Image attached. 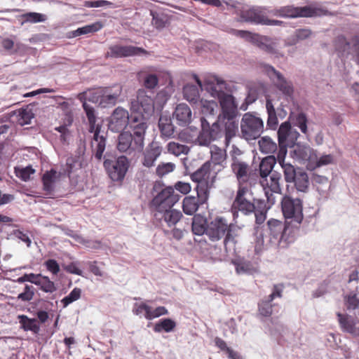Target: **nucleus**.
Returning a JSON list of instances; mask_svg holds the SVG:
<instances>
[{"instance_id": "1", "label": "nucleus", "mask_w": 359, "mask_h": 359, "mask_svg": "<svg viewBox=\"0 0 359 359\" xmlns=\"http://www.w3.org/2000/svg\"><path fill=\"white\" fill-rule=\"evenodd\" d=\"M267 225L266 234L257 232L255 241L256 252H259L264 248H285L294 241L290 231L281 221L271 219L268 221Z\"/></svg>"}, {"instance_id": "2", "label": "nucleus", "mask_w": 359, "mask_h": 359, "mask_svg": "<svg viewBox=\"0 0 359 359\" xmlns=\"http://www.w3.org/2000/svg\"><path fill=\"white\" fill-rule=\"evenodd\" d=\"M130 128L133 133L129 132L121 133L117 138L116 149L121 153L128 154L135 151H140L144 147V140L147 124L144 118L135 117L130 122Z\"/></svg>"}, {"instance_id": "3", "label": "nucleus", "mask_w": 359, "mask_h": 359, "mask_svg": "<svg viewBox=\"0 0 359 359\" xmlns=\"http://www.w3.org/2000/svg\"><path fill=\"white\" fill-rule=\"evenodd\" d=\"M231 224L224 217H216L208 223L206 237L211 242L223 240L225 252L229 253L235 251L236 240L232 233Z\"/></svg>"}, {"instance_id": "4", "label": "nucleus", "mask_w": 359, "mask_h": 359, "mask_svg": "<svg viewBox=\"0 0 359 359\" xmlns=\"http://www.w3.org/2000/svg\"><path fill=\"white\" fill-rule=\"evenodd\" d=\"M200 121L201 130L196 140L200 146L208 147L212 142L218 140L224 136V144L227 147L232 139L237 135V133H235L229 138L228 137L225 128V121L221 117H218L217 120L212 124L205 117H201Z\"/></svg>"}, {"instance_id": "5", "label": "nucleus", "mask_w": 359, "mask_h": 359, "mask_svg": "<svg viewBox=\"0 0 359 359\" xmlns=\"http://www.w3.org/2000/svg\"><path fill=\"white\" fill-rule=\"evenodd\" d=\"M83 107L88 121V132L93 134L91 139V148L95 157L101 160L106 149L107 134L101 130L102 125L97 123V116L95 109L86 101L83 102Z\"/></svg>"}, {"instance_id": "6", "label": "nucleus", "mask_w": 359, "mask_h": 359, "mask_svg": "<svg viewBox=\"0 0 359 359\" xmlns=\"http://www.w3.org/2000/svg\"><path fill=\"white\" fill-rule=\"evenodd\" d=\"M222 109L221 117L225 121V128L229 138L238 133V123L236 121L238 116V104L233 95L224 93L217 98Z\"/></svg>"}, {"instance_id": "7", "label": "nucleus", "mask_w": 359, "mask_h": 359, "mask_svg": "<svg viewBox=\"0 0 359 359\" xmlns=\"http://www.w3.org/2000/svg\"><path fill=\"white\" fill-rule=\"evenodd\" d=\"M122 92L121 86L116 85L113 88H98L88 90L79 95V100H88L94 103H99L103 107L114 106Z\"/></svg>"}, {"instance_id": "8", "label": "nucleus", "mask_w": 359, "mask_h": 359, "mask_svg": "<svg viewBox=\"0 0 359 359\" xmlns=\"http://www.w3.org/2000/svg\"><path fill=\"white\" fill-rule=\"evenodd\" d=\"M327 13L324 8L315 5L303 7L290 5L271 9V15L285 18H312L326 15Z\"/></svg>"}, {"instance_id": "9", "label": "nucleus", "mask_w": 359, "mask_h": 359, "mask_svg": "<svg viewBox=\"0 0 359 359\" xmlns=\"http://www.w3.org/2000/svg\"><path fill=\"white\" fill-rule=\"evenodd\" d=\"M241 137L247 141L254 140L260 137L264 131L262 119L255 114L247 112L242 116L240 123Z\"/></svg>"}, {"instance_id": "10", "label": "nucleus", "mask_w": 359, "mask_h": 359, "mask_svg": "<svg viewBox=\"0 0 359 359\" xmlns=\"http://www.w3.org/2000/svg\"><path fill=\"white\" fill-rule=\"evenodd\" d=\"M231 170L236 177L238 187L251 186L257 180V175L252 167L239 158H233Z\"/></svg>"}, {"instance_id": "11", "label": "nucleus", "mask_w": 359, "mask_h": 359, "mask_svg": "<svg viewBox=\"0 0 359 359\" xmlns=\"http://www.w3.org/2000/svg\"><path fill=\"white\" fill-rule=\"evenodd\" d=\"M232 8L236 9V14L241 18V21L250 22L255 25H266L268 15H271V10L266 7L255 6L249 9H241L238 6L240 4L233 2L232 4H227Z\"/></svg>"}, {"instance_id": "12", "label": "nucleus", "mask_w": 359, "mask_h": 359, "mask_svg": "<svg viewBox=\"0 0 359 359\" xmlns=\"http://www.w3.org/2000/svg\"><path fill=\"white\" fill-rule=\"evenodd\" d=\"M211 170L210 163L209 162H205L191 176V180L196 182L195 189L196 191L197 196L202 203H205L208 198L210 189L209 178Z\"/></svg>"}, {"instance_id": "13", "label": "nucleus", "mask_w": 359, "mask_h": 359, "mask_svg": "<svg viewBox=\"0 0 359 359\" xmlns=\"http://www.w3.org/2000/svg\"><path fill=\"white\" fill-rule=\"evenodd\" d=\"M281 207L287 222L294 223V225H298L302 222L304 217L301 199L285 196L281 201Z\"/></svg>"}, {"instance_id": "14", "label": "nucleus", "mask_w": 359, "mask_h": 359, "mask_svg": "<svg viewBox=\"0 0 359 359\" xmlns=\"http://www.w3.org/2000/svg\"><path fill=\"white\" fill-rule=\"evenodd\" d=\"M130 109L137 114V115L132 116L131 121L133 118L138 117L144 118V121L147 123V119L151 116L154 111V100L151 97L146 95L144 91L140 90L136 99L131 102Z\"/></svg>"}, {"instance_id": "15", "label": "nucleus", "mask_w": 359, "mask_h": 359, "mask_svg": "<svg viewBox=\"0 0 359 359\" xmlns=\"http://www.w3.org/2000/svg\"><path fill=\"white\" fill-rule=\"evenodd\" d=\"M334 47L340 57H351L359 60V37L354 36L351 41L339 35L334 40Z\"/></svg>"}, {"instance_id": "16", "label": "nucleus", "mask_w": 359, "mask_h": 359, "mask_svg": "<svg viewBox=\"0 0 359 359\" xmlns=\"http://www.w3.org/2000/svg\"><path fill=\"white\" fill-rule=\"evenodd\" d=\"M291 157L299 163L313 170L316 164V151L306 144L297 143L292 146Z\"/></svg>"}, {"instance_id": "17", "label": "nucleus", "mask_w": 359, "mask_h": 359, "mask_svg": "<svg viewBox=\"0 0 359 359\" xmlns=\"http://www.w3.org/2000/svg\"><path fill=\"white\" fill-rule=\"evenodd\" d=\"M287 183H293L298 192L306 193L309 189V178L306 171L300 168L287 166L283 173Z\"/></svg>"}, {"instance_id": "18", "label": "nucleus", "mask_w": 359, "mask_h": 359, "mask_svg": "<svg viewBox=\"0 0 359 359\" xmlns=\"http://www.w3.org/2000/svg\"><path fill=\"white\" fill-rule=\"evenodd\" d=\"M280 180V174L276 171L272 172L269 177L260 178L259 180L260 185L264 191L269 206L276 203V197L274 194H281Z\"/></svg>"}, {"instance_id": "19", "label": "nucleus", "mask_w": 359, "mask_h": 359, "mask_svg": "<svg viewBox=\"0 0 359 359\" xmlns=\"http://www.w3.org/2000/svg\"><path fill=\"white\" fill-rule=\"evenodd\" d=\"M233 33L238 36L251 41L252 43L257 44L260 49L268 53L276 55V57L283 56V55L280 54L277 50L276 43L271 41L270 39L268 37L261 36L259 34H252L243 30H234Z\"/></svg>"}, {"instance_id": "20", "label": "nucleus", "mask_w": 359, "mask_h": 359, "mask_svg": "<svg viewBox=\"0 0 359 359\" xmlns=\"http://www.w3.org/2000/svg\"><path fill=\"white\" fill-rule=\"evenodd\" d=\"M104 167L111 180L121 181L128 170L129 161L125 156H121L115 161L105 159Z\"/></svg>"}, {"instance_id": "21", "label": "nucleus", "mask_w": 359, "mask_h": 359, "mask_svg": "<svg viewBox=\"0 0 359 359\" xmlns=\"http://www.w3.org/2000/svg\"><path fill=\"white\" fill-rule=\"evenodd\" d=\"M180 199L171 187L163 189L152 200L151 203L157 212L171 208Z\"/></svg>"}, {"instance_id": "22", "label": "nucleus", "mask_w": 359, "mask_h": 359, "mask_svg": "<svg viewBox=\"0 0 359 359\" xmlns=\"http://www.w3.org/2000/svg\"><path fill=\"white\" fill-rule=\"evenodd\" d=\"M264 72L269 77L273 85L283 95L290 97L293 93V86L292 83L287 80L284 76L273 67L269 65H264Z\"/></svg>"}, {"instance_id": "23", "label": "nucleus", "mask_w": 359, "mask_h": 359, "mask_svg": "<svg viewBox=\"0 0 359 359\" xmlns=\"http://www.w3.org/2000/svg\"><path fill=\"white\" fill-rule=\"evenodd\" d=\"M252 195L248 187H238L233 206L245 215L252 213L255 206L251 201Z\"/></svg>"}, {"instance_id": "24", "label": "nucleus", "mask_w": 359, "mask_h": 359, "mask_svg": "<svg viewBox=\"0 0 359 359\" xmlns=\"http://www.w3.org/2000/svg\"><path fill=\"white\" fill-rule=\"evenodd\" d=\"M227 154L224 149H222L216 145H212L210 147V169L214 172L212 180L216 177L222 170H224L227 165ZM213 180H212V183Z\"/></svg>"}, {"instance_id": "25", "label": "nucleus", "mask_w": 359, "mask_h": 359, "mask_svg": "<svg viewBox=\"0 0 359 359\" xmlns=\"http://www.w3.org/2000/svg\"><path fill=\"white\" fill-rule=\"evenodd\" d=\"M128 123V111L126 109L118 107L114 110L109 117L108 128L111 132L119 133L125 129Z\"/></svg>"}, {"instance_id": "26", "label": "nucleus", "mask_w": 359, "mask_h": 359, "mask_svg": "<svg viewBox=\"0 0 359 359\" xmlns=\"http://www.w3.org/2000/svg\"><path fill=\"white\" fill-rule=\"evenodd\" d=\"M339 327L343 332L359 338V320L347 313H337Z\"/></svg>"}, {"instance_id": "27", "label": "nucleus", "mask_w": 359, "mask_h": 359, "mask_svg": "<svg viewBox=\"0 0 359 359\" xmlns=\"http://www.w3.org/2000/svg\"><path fill=\"white\" fill-rule=\"evenodd\" d=\"M226 86L225 81L215 75L207 76L203 83V88L215 98L225 93L224 90L227 88Z\"/></svg>"}, {"instance_id": "28", "label": "nucleus", "mask_w": 359, "mask_h": 359, "mask_svg": "<svg viewBox=\"0 0 359 359\" xmlns=\"http://www.w3.org/2000/svg\"><path fill=\"white\" fill-rule=\"evenodd\" d=\"M172 118L180 126H189L192 119V112L190 107L185 103L178 104L172 112Z\"/></svg>"}, {"instance_id": "29", "label": "nucleus", "mask_w": 359, "mask_h": 359, "mask_svg": "<svg viewBox=\"0 0 359 359\" xmlns=\"http://www.w3.org/2000/svg\"><path fill=\"white\" fill-rule=\"evenodd\" d=\"M196 85L187 84L183 88L184 98L189 103L196 104L200 101V90H203V83L200 79L194 75Z\"/></svg>"}, {"instance_id": "30", "label": "nucleus", "mask_w": 359, "mask_h": 359, "mask_svg": "<svg viewBox=\"0 0 359 359\" xmlns=\"http://www.w3.org/2000/svg\"><path fill=\"white\" fill-rule=\"evenodd\" d=\"M283 288L280 285H274L272 292L261 300L258 304L259 313L263 316H269L272 313L271 302L276 297H281Z\"/></svg>"}, {"instance_id": "31", "label": "nucleus", "mask_w": 359, "mask_h": 359, "mask_svg": "<svg viewBox=\"0 0 359 359\" xmlns=\"http://www.w3.org/2000/svg\"><path fill=\"white\" fill-rule=\"evenodd\" d=\"M143 50L141 48L132 46L114 45L109 47L107 57H122L139 55Z\"/></svg>"}, {"instance_id": "32", "label": "nucleus", "mask_w": 359, "mask_h": 359, "mask_svg": "<svg viewBox=\"0 0 359 359\" xmlns=\"http://www.w3.org/2000/svg\"><path fill=\"white\" fill-rule=\"evenodd\" d=\"M162 147L153 142L148 145L143 153L142 165L147 168L154 166L157 158L161 156Z\"/></svg>"}, {"instance_id": "33", "label": "nucleus", "mask_w": 359, "mask_h": 359, "mask_svg": "<svg viewBox=\"0 0 359 359\" xmlns=\"http://www.w3.org/2000/svg\"><path fill=\"white\" fill-rule=\"evenodd\" d=\"M158 126L162 138L170 139L174 137L175 127L169 116L161 114L158 119Z\"/></svg>"}, {"instance_id": "34", "label": "nucleus", "mask_w": 359, "mask_h": 359, "mask_svg": "<svg viewBox=\"0 0 359 359\" xmlns=\"http://www.w3.org/2000/svg\"><path fill=\"white\" fill-rule=\"evenodd\" d=\"M155 217L163 221L168 226L171 227L180 220L182 214L179 210L170 208L162 210V212H157Z\"/></svg>"}, {"instance_id": "35", "label": "nucleus", "mask_w": 359, "mask_h": 359, "mask_svg": "<svg viewBox=\"0 0 359 359\" xmlns=\"http://www.w3.org/2000/svg\"><path fill=\"white\" fill-rule=\"evenodd\" d=\"M285 131V130L284 129V127H282L280 130V141H278L279 149L277 156L276 157V161H278L280 165L283 173L285 172L286 168H287V166H293L290 163L285 162V156L287 152V147L288 146L283 142V138H285V137H283Z\"/></svg>"}, {"instance_id": "36", "label": "nucleus", "mask_w": 359, "mask_h": 359, "mask_svg": "<svg viewBox=\"0 0 359 359\" xmlns=\"http://www.w3.org/2000/svg\"><path fill=\"white\" fill-rule=\"evenodd\" d=\"M282 127H284V129L285 130L283 134V137H285V138H283V142L287 146H290L291 144H294L295 140H297L299 134L295 129L292 128L290 123L289 122L285 121L278 128L277 133L278 141H280V130Z\"/></svg>"}, {"instance_id": "37", "label": "nucleus", "mask_w": 359, "mask_h": 359, "mask_svg": "<svg viewBox=\"0 0 359 359\" xmlns=\"http://www.w3.org/2000/svg\"><path fill=\"white\" fill-rule=\"evenodd\" d=\"M231 264L235 266L236 272L238 275L252 274L256 271V267L251 262L242 258L232 259Z\"/></svg>"}, {"instance_id": "38", "label": "nucleus", "mask_w": 359, "mask_h": 359, "mask_svg": "<svg viewBox=\"0 0 359 359\" xmlns=\"http://www.w3.org/2000/svg\"><path fill=\"white\" fill-rule=\"evenodd\" d=\"M59 175L54 169L46 171L42 177L43 190L46 194H51L55 189V183Z\"/></svg>"}, {"instance_id": "39", "label": "nucleus", "mask_w": 359, "mask_h": 359, "mask_svg": "<svg viewBox=\"0 0 359 359\" xmlns=\"http://www.w3.org/2000/svg\"><path fill=\"white\" fill-rule=\"evenodd\" d=\"M20 328L25 331H31L34 334H38L40 330V325L38 320L35 318H30L25 315H19L18 316Z\"/></svg>"}, {"instance_id": "40", "label": "nucleus", "mask_w": 359, "mask_h": 359, "mask_svg": "<svg viewBox=\"0 0 359 359\" xmlns=\"http://www.w3.org/2000/svg\"><path fill=\"white\" fill-rule=\"evenodd\" d=\"M276 163L275 156L270 155L264 158L259 163L260 178L269 177L273 172V168Z\"/></svg>"}, {"instance_id": "41", "label": "nucleus", "mask_w": 359, "mask_h": 359, "mask_svg": "<svg viewBox=\"0 0 359 359\" xmlns=\"http://www.w3.org/2000/svg\"><path fill=\"white\" fill-rule=\"evenodd\" d=\"M199 204H203L200 198L197 196H189L183 199L182 209L187 215H194L198 209Z\"/></svg>"}, {"instance_id": "42", "label": "nucleus", "mask_w": 359, "mask_h": 359, "mask_svg": "<svg viewBox=\"0 0 359 359\" xmlns=\"http://www.w3.org/2000/svg\"><path fill=\"white\" fill-rule=\"evenodd\" d=\"M208 223L209 222L207 219L201 216V215H195L193 218L192 221V231L195 235L206 236V229H208Z\"/></svg>"}, {"instance_id": "43", "label": "nucleus", "mask_w": 359, "mask_h": 359, "mask_svg": "<svg viewBox=\"0 0 359 359\" xmlns=\"http://www.w3.org/2000/svg\"><path fill=\"white\" fill-rule=\"evenodd\" d=\"M102 27L103 24L100 21H97L72 31L71 36L76 37L81 35L95 33L100 31Z\"/></svg>"}, {"instance_id": "44", "label": "nucleus", "mask_w": 359, "mask_h": 359, "mask_svg": "<svg viewBox=\"0 0 359 359\" xmlns=\"http://www.w3.org/2000/svg\"><path fill=\"white\" fill-rule=\"evenodd\" d=\"M165 148L168 153L175 156H179L182 154H187L190 151L188 146L173 141L169 142Z\"/></svg>"}, {"instance_id": "45", "label": "nucleus", "mask_w": 359, "mask_h": 359, "mask_svg": "<svg viewBox=\"0 0 359 359\" xmlns=\"http://www.w3.org/2000/svg\"><path fill=\"white\" fill-rule=\"evenodd\" d=\"M259 150L263 154H272L277 149V144L268 136L262 137L259 140Z\"/></svg>"}, {"instance_id": "46", "label": "nucleus", "mask_w": 359, "mask_h": 359, "mask_svg": "<svg viewBox=\"0 0 359 359\" xmlns=\"http://www.w3.org/2000/svg\"><path fill=\"white\" fill-rule=\"evenodd\" d=\"M266 108L268 114L267 126L271 129H276L278 126V118L272 101L266 100Z\"/></svg>"}, {"instance_id": "47", "label": "nucleus", "mask_w": 359, "mask_h": 359, "mask_svg": "<svg viewBox=\"0 0 359 359\" xmlns=\"http://www.w3.org/2000/svg\"><path fill=\"white\" fill-rule=\"evenodd\" d=\"M176 327V323L170 318H163L156 323L154 327V330L156 332H170L173 331Z\"/></svg>"}, {"instance_id": "48", "label": "nucleus", "mask_w": 359, "mask_h": 359, "mask_svg": "<svg viewBox=\"0 0 359 359\" xmlns=\"http://www.w3.org/2000/svg\"><path fill=\"white\" fill-rule=\"evenodd\" d=\"M196 104L200 107L201 112L205 115H213L217 107V102L212 100H200Z\"/></svg>"}, {"instance_id": "49", "label": "nucleus", "mask_w": 359, "mask_h": 359, "mask_svg": "<svg viewBox=\"0 0 359 359\" xmlns=\"http://www.w3.org/2000/svg\"><path fill=\"white\" fill-rule=\"evenodd\" d=\"M21 18L23 19L22 22V25L25 22H30V23H36L41 22L46 20L47 18L45 15L35 13V12H29L21 15Z\"/></svg>"}, {"instance_id": "50", "label": "nucleus", "mask_w": 359, "mask_h": 359, "mask_svg": "<svg viewBox=\"0 0 359 359\" xmlns=\"http://www.w3.org/2000/svg\"><path fill=\"white\" fill-rule=\"evenodd\" d=\"M37 286L46 293L52 294L57 290V287L54 282L50 280V278L46 276H42Z\"/></svg>"}, {"instance_id": "51", "label": "nucleus", "mask_w": 359, "mask_h": 359, "mask_svg": "<svg viewBox=\"0 0 359 359\" xmlns=\"http://www.w3.org/2000/svg\"><path fill=\"white\" fill-rule=\"evenodd\" d=\"M151 15L152 16L151 23L153 26L158 30L163 29L168 23V18L163 13H157L154 11H151Z\"/></svg>"}, {"instance_id": "52", "label": "nucleus", "mask_w": 359, "mask_h": 359, "mask_svg": "<svg viewBox=\"0 0 359 359\" xmlns=\"http://www.w3.org/2000/svg\"><path fill=\"white\" fill-rule=\"evenodd\" d=\"M311 35V31L309 29H299L294 32V38L285 43L286 46L295 45L299 41L304 40Z\"/></svg>"}, {"instance_id": "53", "label": "nucleus", "mask_w": 359, "mask_h": 359, "mask_svg": "<svg viewBox=\"0 0 359 359\" xmlns=\"http://www.w3.org/2000/svg\"><path fill=\"white\" fill-rule=\"evenodd\" d=\"M33 118L34 114L29 109H22L18 111V122L21 126L29 124Z\"/></svg>"}, {"instance_id": "54", "label": "nucleus", "mask_w": 359, "mask_h": 359, "mask_svg": "<svg viewBox=\"0 0 359 359\" xmlns=\"http://www.w3.org/2000/svg\"><path fill=\"white\" fill-rule=\"evenodd\" d=\"M81 295V290L79 287L74 288L67 296L65 297L61 300V303L63 304V307L65 308L70 304L79 299Z\"/></svg>"}, {"instance_id": "55", "label": "nucleus", "mask_w": 359, "mask_h": 359, "mask_svg": "<svg viewBox=\"0 0 359 359\" xmlns=\"http://www.w3.org/2000/svg\"><path fill=\"white\" fill-rule=\"evenodd\" d=\"M294 126L298 128L302 133L307 135V118L304 114L299 113L297 115Z\"/></svg>"}, {"instance_id": "56", "label": "nucleus", "mask_w": 359, "mask_h": 359, "mask_svg": "<svg viewBox=\"0 0 359 359\" xmlns=\"http://www.w3.org/2000/svg\"><path fill=\"white\" fill-rule=\"evenodd\" d=\"M175 165L173 163H160L156 169V175L159 177H163L174 170Z\"/></svg>"}, {"instance_id": "57", "label": "nucleus", "mask_w": 359, "mask_h": 359, "mask_svg": "<svg viewBox=\"0 0 359 359\" xmlns=\"http://www.w3.org/2000/svg\"><path fill=\"white\" fill-rule=\"evenodd\" d=\"M151 306L144 302L135 303L133 307V313L135 316H141L144 313V317L147 319Z\"/></svg>"}, {"instance_id": "58", "label": "nucleus", "mask_w": 359, "mask_h": 359, "mask_svg": "<svg viewBox=\"0 0 359 359\" xmlns=\"http://www.w3.org/2000/svg\"><path fill=\"white\" fill-rule=\"evenodd\" d=\"M34 292L35 288L32 285H26L24 291L18 294V299L23 302H29L33 299Z\"/></svg>"}, {"instance_id": "59", "label": "nucleus", "mask_w": 359, "mask_h": 359, "mask_svg": "<svg viewBox=\"0 0 359 359\" xmlns=\"http://www.w3.org/2000/svg\"><path fill=\"white\" fill-rule=\"evenodd\" d=\"M167 314H168V311L165 306H158L154 309L151 307L147 320H152Z\"/></svg>"}, {"instance_id": "60", "label": "nucleus", "mask_w": 359, "mask_h": 359, "mask_svg": "<svg viewBox=\"0 0 359 359\" xmlns=\"http://www.w3.org/2000/svg\"><path fill=\"white\" fill-rule=\"evenodd\" d=\"M346 306L348 310H355L359 308V297L356 294H350L345 298Z\"/></svg>"}, {"instance_id": "61", "label": "nucleus", "mask_w": 359, "mask_h": 359, "mask_svg": "<svg viewBox=\"0 0 359 359\" xmlns=\"http://www.w3.org/2000/svg\"><path fill=\"white\" fill-rule=\"evenodd\" d=\"M158 83V79L156 75L153 74H147L144 79V85L145 88L149 89H154Z\"/></svg>"}, {"instance_id": "62", "label": "nucleus", "mask_w": 359, "mask_h": 359, "mask_svg": "<svg viewBox=\"0 0 359 359\" xmlns=\"http://www.w3.org/2000/svg\"><path fill=\"white\" fill-rule=\"evenodd\" d=\"M316 161L317 165H315V169L316 168L333 163L334 158L331 154L323 155L320 158H318V156L316 155Z\"/></svg>"}, {"instance_id": "63", "label": "nucleus", "mask_w": 359, "mask_h": 359, "mask_svg": "<svg viewBox=\"0 0 359 359\" xmlns=\"http://www.w3.org/2000/svg\"><path fill=\"white\" fill-rule=\"evenodd\" d=\"M44 266L53 275H57L60 271V266L57 261L53 259L46 260L44 262Z\"/></svg>"}, {"instance_id": "64", "label": "nucleus", "mask_w": 359, "mask_h": 359, "mask_svg": "<svg viewBox=\"0 0 359 359\" xmlns=\"http://www.w3.org/2000/svg\"><path fill=\"white\" fill-rule=\"evenodd\" d=\"M34 171L35 170L32 167L27 166L26 168L20 169L18 172L17 175L23 181L26 182L29 180L30 175L32 174H34Z\"/></svg>"}]
</instances>
